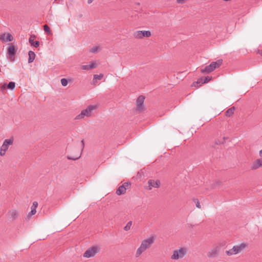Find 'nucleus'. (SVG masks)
I'll return each instance as SVG.
<instances>
[{
	"instance_id": "f257e3e1",
	"label": "nucleus",
	"mask_w": 262,
	"mask_h": 262,
	"mask_svg": "<svg viewBox=\"0 0 262 262\" xmlns=\"http://www.w3.org/2000/svg\"><path fill=\"white\" fill-rule=\"evenodd\" d=\"M98 108L96 104H91L87 106L84 109H83L81 112L75 116V120H80L85 118H90L93 116L94 112Z\"/></svg>"
},
{
	"instance_id": "f03ea898",
	"label": "nucleus",
	"mask_w": 262,
	"mask_h": 262,
	"mask_svg": "<svg viewBox=\"0 0 262 262\" xmlns=\"http://www.w3.org/2000/svg\"><path fill=\"white\" fill-rule=\"evenodd\" d=\"M247 247L248 244L247 243H240L234 245L231 249L227 250L226 253L228 256L236 255L243 252Z\"/></svg>"
},
{
	"instance_id": "7ed1b4c3",
	"label": "nucleus",
	"mask_w": 262,
	"mask_h": 262,
	"mask_svg": "<svg viewBox=\"0 0 262 262\" xmlns=\"http://www.w3.org/2000/svg\"><path fill=\"white\" fill-rule=\"evenodd\" d=\"M187 254V249L184 247H180L172 251L170 258L172 260H178L183 258Z\"/></svg>"
},
{
	"instance_id": "20e7f679",
	"label": "nucleus",
	"mask_w": 262,
	"mask_h": 262,
	"mask_svg": "<svg viewBox=\"0 0 262 262\" xmlns=\"http://www.w3.org/2000/svg\"><path fill=\"white\" fill-rule=\"evenodd\" d=\"M14 139L13 138L5 139L0 147V156L3 157L6 155V151L9 147L13 145Z\"/></svg>"
},
{
	"instance_id": "39448f33",
	"label": "nucleus",
	"mask_w": 262,
	"mask_h": 262,
	"mask_svg": "<svg viewBox=\"0 0 262 262\" xmlns=\"http://www.w3.org/2000/svg\"><path fill=\"white\" fill-rule=\"evenodd\" d=\"M222 63V60H219L215 62H211L209 66H206L201 70L202 73H209L214 71L216 68L219 67Z\"/></svg>"
},
{
	"instance_id": "423d86ee",
	"label": "nucleus",
	"mask_w": 262,
	"mask_h": 262,
	"mask_svg": "<svg viewBox=\"0 0 262 262\" xmlns=\"http://www.w3.org/2000/svg\"><path fill=\"white\" fill-rule=\"evenodd\" d=\"M81 156V151L77 148L70 147L68 149L67 158L69 160H76Z\"/></svg>"
},
{
	"instance_id": "0eeeda50",
	"label": "nucleus",
	"mask_w": 262,
	"mask_h": 262,
	"mask_svg": "<svg viewBox=\"0 0 262 262\" xmlns=\"http://www.w3.org/2000/svg\"><path fill=\"white\" fill-rule=\"evenodd\" d=\"M133 35L135 39H142L144 38L150 37L151 33L149 30H137L133 33Z\"/></svg>"
},
{
	"instance_id": "6e6552de",
	"label": "nucleus",
	"mask_w": 262,
	"mask_h": 262,
	"mask_svg": "<svg viewBox=\"0 0 262 262\" xmlns=\"http://www.w3.org/2000/svg\"><path fill=\"white\" fill-rule=\"evenodd\" d=\"M100 251V248L97 246H92L88 248L83 253V257L91 258L94 257Z\"/></svg>"
},
{
	"instance_id": "1a4fd4ad",
	"label": "nucleus",
	"mask_w": 262,
	"mask_h": 262,
	"mask_svg": "<svg viewBox=\"0 0 262 262\" xmlns=\"http://www.w3.org/2000/svg\"><path fill=\"white\" fill-rule=\"evenodd\" d=\"M212 79V77L210 76L203 77L199 79L196 81L193 82L191 86L199 88L200 87L203 83H206L210 81Z\"/></svg>"
},
{
	"instance_id": "9d476101",
	"label": "nucleus",
	"mask_w": 262,
	"mask_h": 262,
	"mask_svg": "<svg viewBox=\"0 0 262 262\" xmlns=\"http://www.w3.org/2000/svg\"><path fill=\"white\" fill-rule=\"evenodd\" d=\"M155 238L154 236H150L143 240L140 246L145 250L148 249L154 243Z\"/></svg>"
},
{
	"instance_id": "9b49d317",
	"label": "nucleus",
	"mask_w": 262,
	"mask_h": 262,
	"mask_svg": "<svg viewBox=\"0 0 262 262\" xmlns=\"http://www.w3.org/2000/svg\"><path fill=\"white\" fill-rule=\"evenodd\" d=\"M161 185L160 181L159 180H149L147 182V185L146 188L147 190H150L152 188H158Z\"/></svg>"
},
{
	"instance_id": "f8f14e48",
	"label": "nucleus",
	"mask_w": 262,
	"mask_h": 262,
	"mask_svg": "<svg viewBox=\"0 0 262 262\" xmlns=\"http://www.w3.org/2000/svg\"><path fill=\"white\" fill-rule=\"evenodd\" d=\"M145 98L143 96L138 97L136 100V108L137 110L140 112L145 110V106L144 105Z\"/></svg>"
},
{
	"instance_id": "ddd939ff",
	"label": "nucleus",
	"mask_w": 262,
	"mask_h": 262,
	"mask_svg": "<svg viewBox=\"0 0 262 262\" xmlns=\"http://www.w3.org/2000/svg\"><path fill=\"white\" fill-rule=\"evenodd\" d=\"M220 252V247L215 246L210 249L207 253L209 258H215L218 256Z\"/></svg>"
},
{
	"instance_id": "4468645a",
	"label": "nucleus",
	"mask_w": 262,
	"mask_h": 262,
	"mask_svg": "<svg viewBox=\"0 0 262 262\" xmlns=\"http://www.w3.org/2000/svg\"><path fill=\"white\" fill-rule=\"evenodd\" d=\"M38 206V203L37 202H34L31 207V211L28 213L26 216V219L27 220H30L31 217L35 215L36 213V209Z\"/></svg>"
},
{
	"instance_id": "2eb2a0df",
	"label": "nucleus",
	"mask_w": 262,
	"mask_h": 262,
	"mask_svg": "<svg viewBox=\"0 0 262 262\" xmlns=\"http://www.w3.org/2000/svg\"><path fill=\"white\" fill-rule=\"evenodd\" d=\"M13 37L9 33L0 34V41L4 42L11 41L13 40Z\"/></svg>"
},
{
	"instance_id": "dca6fc26",
	"label": "nucleus",
	"mask_w": 262,
	"mask_h": 262,
	"mask_svg": "<svg viewBox=\"0 0 262 262\" xmlns=\"http://www.w3.org/2000/svg\"><path fill=\"white\" fill-rule=\"evenodd\" d=\"M98 64L96 61H91L89 64L82 65L80 68L82 70L89 71L97 68Z\"/></svg>"
},
{
	"instance_id": "f3484780",
	"label": "nucleus",
	"mask_w": 262,
	"mask_h": 262,
	"mask_svg": "<svg viewBox=\"0 0 262 262\" xmlns=\"http://www.w3.org/2000/svg\"><path fill=\"white\" fill-rule=\"evenodd\" d=\"M7 215L10 220L14 221L18 217L19 212L17 210L11 209L8 211Z\"/></svg>"
},
{
	"instance_id": "a211bd4d",
	"label": "nucleus",
	"mask_w": 262,
	"mask_h": 262,
	"mask_svg": "<svg viewBox=\"0 0 262 262\" xmlns=\"http://www.w3.org/2000/svg\"><path fill=\"white\" fill-rule=\"evenodd\" d=\"M129 184L128 183H124L118 188L116 191V194L119 195L124 194Z\"/></svg>"
},
{
	"instance_id": "6ab92c4d",
	"label": "nucleus",
	"mask_w": 262,
	"mask_h": 262,
	"mask_svg": "<svg viewBox=\"0 0 262 262\" xmlns=\"http://www.w3.org/2000/svg\"><path fill=\"white\" fill-rule=\"evenodd\" d=\"M261 167H262L261 159H257L252 163L251 166V169L252 170H256Z\"/></svg>"
},
{
	"instance_id": "aec40b11",
	"label": "nucleus",
	"mask_w": 262,
	"mask_h": 262,
	"mask_svg": "<svg viewBox=\"0 0 262 262\" xmlns=\"http://www.w3.org/2000/svg\"><path fill=\"white\" fill-rule=\"evenodd\" d=\"M35 38V36L34 35H32L30 37V38L29 39V41L32 46H34L35 48H37L39 46V42L38 41H34Z\"/></svg>"
},
{
	"instance_id": "412c9836",
	"label": "nucleus",
	"mask_w": 262,
	"mask_h": 262,
	"mask_svg": "<svg viewBox=\"0 0 262 262\" xmlns=\"http://www.w3.org/2000/svg\"><path fill=\"white\" fill-rule=\"evenodd\" d=\"M104 75L103 74H100L99 75L95 74L93 76V83L95 85L98 80H100Z\"/></svg>"
},
{
	"instance_id": "4be33fe9",
	"label": "nucleus",
	"mask_w": 262,
	"mask_h": 262,
	"mask_svg": "<svg viewBox=\"0 0 262 262\" xmlns=\"http://www.w3.org/2000/svg\"><path fill=\"white\" fill-rule=\"evenodd\" d=\"M146 250L144 249L140 245V246L137 248V249L136 251L135 252V257L136 258L139 257Z\"/></svg>"
},
{
	"instance_id": "5701e85b",
	"label": "nucleus",
	"mask_w": 262,
	"mask_h": 262,
	"mask_svg": "<svg viewBox=\"0 0 262 262\" xmlns=\"http://www.w3.org/2000/svg\"><path fill=\"white\" fill-rule=\"evenodd\" d=\"M8 53L10 55L14 56L16 53V48L14 45L11 44L8 48Z\"/></svg>"
},
{
	"instance_id": "b1692460",
	"label": "nucleus",
	"mask_w": 262,
	"mask_h": 262,
	"mask_svg": "<svg viewBox=\"0 0 262 262\" xmlns=\"http://www.w3.org/2000/svg\"><path fill=\"white\" fill-rule=\"evenodd\" d=\"M28 55H29L28 62L31 63L33 61V60L35 59V54L34 52L30 51L28 53Z\"/></svg>"
},
{
	"instance_id": "393cba45",
	"label": "nucleus",
	"mask_w": 262,
	"mask_h": 262,
	"mask_svg": "<svg viewBox=\"0 0 262 262\" xmlns=\"http://www.w3.org/2000/svg\"><path fill=\"white\" fill-rule=\"evenodd\" d=\"M100 50V47L99 46H94L90 49V52L96 53Z\"/></svg>"
},
{
	"instance_id": "a878e982",
	"label": "nucleus",
	"mask_w": 262,
	"mask_h": 262,
	"mask_svg": "<svg viewBox=\"0 0 262 262\" xmlns=\"http://www.w3.org/2000/svg\"><path fill=\"white\" fill-rule=\"evenodd\" d=\"M69 81L71 82V80L66 78H62L60 80L61 84L63 86H66L68 85Z\"/></svg>"
},
{
	"instance_id": "bb28decb",
	"label": "nucleus",
	"mask_w": 262,
	"mask_h": 262,
	"mask_svg": "<svg viewBox=\"0 0 262 262\" xmlns=\"http://www.w3.org/2000/svg\"><path fill=\"white\" fill-rule=\"evenodd\" d=\"M234 108H231L228 110L226 112V115L228 116H231L234 113Z\"/></svg>"
},
{
	"instance_id": "cd10ccee",
	"label": "nucleus",
	"mask_w": 262,
	"mask_h": 262,
	"mask_svg": "<svg viewBox=\"0 0 262 262\" xmlns=\"http://www.w3.org/2000/svg\"><path fill=\"white\" fill-rule=\"evenodd\" d=\"M15 86V84L14 82H10L7 85L8 89L13 90Z\"/></svg>"
},
{
	"instance_id": "c85d7f7f",
	"label": "nucleus",
	"mask_w": 262,
	"mask_h": 262,
	"mask_svg": "<svg viewBox=\"0 0 262 262\" xmlns=\"http://www.w3.org/2000/svg\"><path fill=\"white\" fill-rule=\"evenodd\" d=\"M132 225L131 222H128L126 225L124 227V229L125 231H128L130 229V226Z\"/></svg>"
},
{
	"instance_id": "c756f323",
	"label": "nucleus",
	"mask_w": 262,
	"mask_h": 262,
	"mask_svg": "<svg viewBox=\"0 0 262 262\" xmlns=\"http://www.w3.org/2000/svg\"><path fill=\"white\" fill-rule=\"evenodd\" d=\"M188 0H176V2L178 4H184L186 3Z\"/></svg>"
},
{
	"instance_id": "7c9ffc66",
	"label": "nucleus",
	"mask_w": 262,
	"mask_h": 262,
	"mask_svg": "<svg viewBox=\"0 0 262 262\" xmlns=\"http://www.w3.org/2000/svg\"><path fill=\"white\" fill-rule=\"evenodd\" d=\"M195 203L196 207L200 209L201 208V204L200 203L199 201L198 200H195Z\"/></svg>"
},
{
	"instance_id": "2f4dec72",
	"label": "nucleus",
	"mask_w": 262,
	"mask_h": 262,
	"mask_svg": "<svg viewBox=\"0 0 262 262\" xmlns=\"http://www.w3.org/2000/svg\"><path fill=\"white\" fill-rule=\"evenodd\" d=\"M43 29H44L45 31H46V32H47L49 33L50 32V28L47 25H44Z\"/></svg>"
},
{
	"instance_id": "473e14b6",
	"label": "nucleus",
	"mask_w": 262,
	"mask_h": 262,
	"mask_svg": "<svg viewBox=\"0 0 262 262\" xmlns=\"http://www.w3.org/2000/svg\"><path fill=\"white\" fill-rule=\"evenodd\" d=\"M259 156L260 157H262V149L260 150L259 151Z\"/></svg>"
},
{
	"instance_id": "72a5a7b5",
	"label": "nucleus",
	"mask_w": 262,
	"mask_h": 262,
	"mask_svg": "<svg viewBox=\"0 0 262 262\" xmlns=\"http://www.w3.org/2000/svg\"><path fill=\"white\" fill-rule=\"evenodd\" d=\"M5 85L2 86V89H5Z\"/></svg>"
},
{
	"instance_id": "f704fd0d",
	"label": "nucleus",
	"mask_w": 262,
	"mask_h": 262,
	"mask_svg": "<svg viewBox=\"0 0 262 262\" xmlns=\"http://www.w3.org/2000/svg\"><path fill=\"white\" fill-rule=\"evenodd\" d=\"M91 2V1L90 0H89V3H90Z\"/></svg>"
},
{
	"instance_id": "c9c22d12",
	"label": "nucleus",
	"mask_w": 262,
	"mask_h": 262,
	"mask_svg": "<svg viewBox=\"0 0 262 262\" xmlns=\"http://www.w3.org/2000/svg\"><path fill=\"white\" fill-rule=\"evenodd\" d=\"M91 2V1L90 0H89V3H90Z\"/></svg>"
},
{
	"instance_id": "e433bc0d",
	"label": "nucleus",
	"mask_w": 262,
	"mask_h": 262,
	"mask_svg": "<svg viewBox=\"0 0 262 262\" xmlns=\"http://www.w3.org/2000/svg\"><path fill=\"white\" fill-rule=\"evenodd\" d=\"M261 54L262 55V50H261Z\"/></svg>"
}]
</instances>
